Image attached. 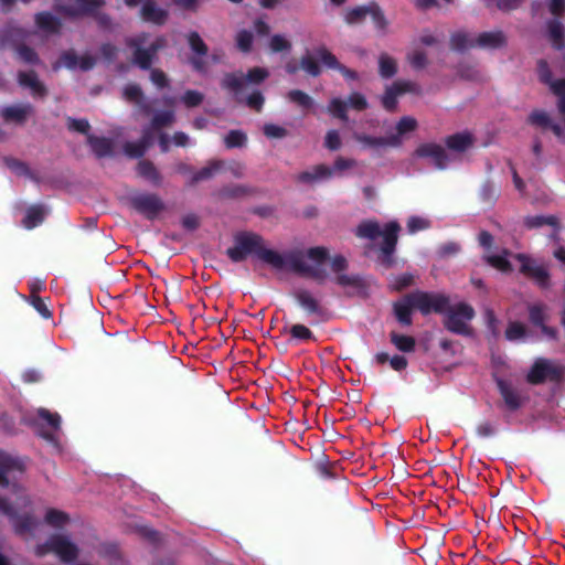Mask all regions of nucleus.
<instances>
[{
    "instance_id": "f257e3e1",
    "label": "nucleus",
    "mask_w": 565,
    "mask_h": 565,
    "mask_svg": "<svg viewBox=\"0 0 565 565\" xmlns=\"http://www.w3.org/2000/svg\"><path fill=\"white\" fill-rule=\"evenodd\" d=\"M226 255L233 263H242L249 255H254L277 270L284 269L286 263H288L294 273L309 277L319 284L324 282L329 276L326 269L308 265L303 260V253L301 250H289L281 255L274 249L265 247L263 236L254 232L236 233L234 235V245L226 249Z\"/></svg>"
},
{
    "instance_id": "f03ea898",
    "label": "nucleus",
    "mask_w": 565,
    "mask_h": 565,
    "mask_svg": "<svg viewBox=\"0 0 565 565\" xmlns=\"http://www.w3.org/2000/svg\"><path fill=\"white\" fill-rule=\"evenodd\" d=\"M401 225L397 221H391L381 228L380 223L375 220H364L355 228V236L359 238L374 241L382 237L379 244L377 263L385 269L395 266V252L398 243V233Z\"/></svg>"
},
{
    "instance_id": "7ed1b4c3",
    "label": "nucleus",
    "mask_w": 565,
    "mask_h": 565,
    "mask_svg": "<svg viewBox=\"0 0 565 565\" xmlns=\"http://www.w3.org/2000/svg\"><path fill=\"white\" fill-rule=\"evenodd\" d=\"M148 33L142 32L134 38L126 39V45L134 50L132 63L140 70L149 71L158 58V52L168 46V40L164 35L157 36L148 47H142L147 41Z\"/></svg>"
},
{
    "instance_id": "20e7f679",
    "label": "nucleus",
    "mask_w": 565,
    "mask_h": 565,
    "mask_svg": "<svg viewBox=\"0 0 565 565\" xmlns=\"http://www.w3.org/2000/svg\"><path fill=\"white\" fill-rule=\"evenodd\" d=\"M441 315H444L443 326L449 332L466 337L472 334L469 322L475 318L476 311L471 305L465 301L449 303Z\"/></svg>"
},
{
    "instance_id": "39448f33",
    "label": "nucleus",
    "mask_w": 565,
    "mask_h": 565,
    "mask_svg": "<svg viewBox=\"0 0 565 565\" xmlns=\"http://www.w3.org/2000/svg\"><path fill=\"white\" fill-rule=\"evenodd\" d=\"M565 375V367L554 364L552 361L539 358L531 366L526 381L532 385L543 384L545 381L558 383Z\"/></svg>"
},
{
    "instance_id": "423d86ee",
    "label": "nucleus",
    "mask_w": 565,
    "mask_h": 565,
    "mask_svg": "<svg viewBox=\"0 0 565 565\" xmlns=\"http://www.w3.org/2000/svg\"><path fill=\"white\" fill-rule=\"evenodd\" d=\"M412 298H414L415 310H418L423 316L441 315L447 309L450 299L446 294L424 290L412 291Z\"/></svg>"
},
{
    "instance_id": "0eeeda50",
    "label": "nucleus",
    "mask_w": 565,
    "mask_h": 565,
    "mask_svg": "<svg viewBox=\"0 0 565 565\" xmlns=\"http://www.w3.org/2000/svg\"><path fill=\"white\" fill-rule=\"evenodd\" d=\"M129 206L149 221L156 220L164 211V202L154 193H137L128 199Z\"/></svg>"
},
{
    "instance_id": "6e6552de",
    "label": "nucleus",
    "mask_w": 565,
    "mask_h": 565,
    "mask_svg": "<svg viewBox=\"0 0 565 565\" xmlns=\"http://www.w3.org/2000/svg\"><path fill=\"white\" fill-rule=\"evenodd\" d=\"M53 2L57 13L71 19L86 17L94 7L105 6V0H53Z\"/></svg>"
},
{
    "instance_id": "1a4fd4ad",
    "label": "nucleus",
    "mask_w": 565,
    "mask_h": 565,
    "mask_svg": "<svg viewBox=\"0 0 565 565\" xmlns=\"http://www.w3.org/2000/svg\"><path fill=\"white\" fill-rule=\"evenodd\" d=\"M515 258L520 262V273L532 279L541 289L551 287V275L544 265L524 254H518Z\"/></svg>"
},
{
    "instance_id": "9d476101",
    "label": "nucleus",
    "mask_w": 565,
    "mask_h": 565,
    "mask_svg": "<svg viewBox=\"0 0 565 565\" xmlns=\"http://www.w3.org/2000/svg\"><path fill=\"white\" fill-rule=\"evenodd\" d=\"M269 76V72L264 67H253L248 70L247 74L236 75L235 73H227L222 79V87L234 93H238L244 87L245 83L260 84Z\"/></svg>"
},
{
    "instance_id": "9b49d317",
    "label": "nucleus",
    "mask_w": 565,
    "mask_h": 565,
    "mask_svg": "<svg viewBox=\"0 0 565 565\" xmlns=\"http://www.w3.org/2000/svg\"><path fill=\"white\" fill-rule=\"evenodd\" d=\"M418 85L411 81H395L392 85L386 86L384 94L381 96V104L388 113L397 110L398 97L405 93H417Z\"/></svg>"
},
{
    "instance_id": "f8f14e48",
    "label": "nucleus",
    "mask_w": 565,
    "mask_h": 565,
    "mask_svg": "<svg viewBox=\"0 0 565 565\" xmlns=\"http://www.w3.org/2000/svg\"><path fill=\"white\" fill-rule=\"evenodd\" d=\"M291 296L299 305V307L307 313V316L316 317L320 321L328 320V310L310 290L299 288L294 290Z\"/></svg>"
},
{
    "instance_id": "ddd939ff",
    "label": "nucleus",
    "mask_w": 565,
    "mask_h": 565,
    "mask_svg": "<svg viewBox=\"0 0 565 565\" xmlns=\"http://www.w3.org/2000/svg\"><path fill=\"white\" fill-rule=\"evenodd\" d=\"M417 158L429 159L437 170H445L447 168L449 156L446 149L436 142L420 143L414 151Z\"/></svg>"
},
{
    "instance_id": "4468645a",
    "label": "nucleus",
    "mask_w": 565,
    "mask_h": 565,
    "mask_svg": "<svg viewBox=\"0 0 565 565\" xmlns=\"http://www.w3.org/2000/svg\"><path fill=\"white\" fill-rule=\"evenodd\" d=\"M51 550L64 563H72L78 556V547L66 536L61 534L51 535Z\"/></svg>"
},
{
    "instance_id": "2eb2a0df",
    "label": "nucleus",
    "mask_w": 565,
    "mask_h": 565,
    "mask_svg": "<svg viewBox=\"0 0 565 565\" xmlns=\"http://www.w3.org/2000/svg\"><path fill=\"white\" fill-rule=\"evenodd\" d=\"M349 267L348 260L342 255H335L331 259V270L337 274L334 280L339 286L342 287H361L362 281L358 275L343 274Z\"/></svg>"
},
{
    "instance_id": "dca6fc26",
    "label": "nucleus",
    "mask_w": 565,
    "mask_h": 565,
    "mask_svg": "<svg viewBox=\"0 0 565 565\" xmlns=\"http://www.w3.org/2000/svg\"><path fill=\"white\" fill-rule=\"evenodd\" d=\"M316 54L320 58L322 64H324L329 68L339 71L345 79H348V81H358L359 79L358 72L341 64L338 61L337 56L333 53H331L327 47L320 46V47L316 49Z\"/></svg>"
},
{
    "instance_id": "f3484780",
    "label": "nucleus",
    "mask_w": 565,
    "mask_h": 565,
    "mask_svg": "<svg viewBox=\"0 0 565 565\" xmlns=\"http://www.w3.org/2000/svg\"><path fill=\"white\" fill-rule=\"evenodd\" d=\"M139 15L142 19V21L156 25L166 24L169 18L168 11L162 8H159L157 6L156 0H145L140 8Z\"/></svg>"
},
{
    "instance_id": "a211bd4d",
    "label": "nucleus",
    "mask_w": 565,
    "mask_h": 565,
    "mask_svg": "<svg viewBox=\"0 0 565 565\" xmlns=\"http://www.w3.org/2000/svg\"><path fill=\"white\" fill-rule=\"evenodd\" d=\"M414 309L415 302L414 298H412V292L406 294L402 299L393 303V313L398 323L403 327L412 326V313Z\"/></svg>"
},
{
    "instance_id": "6ab92c4d",
    "label": "nucleus",
    "mask_w": 565,
    "mask_h": 565,
    "mask_svg": "<svg viewBox=\"0 0 565 565\" xmlns=\"http://www.w3.org/2000/svg\"><path fill=\"white\" fill-rule=\"evenodd\" d=\"M122 98L126 102L136 105L142 114L149 115L151 113V106L147 102L143 90L139 84H127L122 88Z\"/></svg>"
},
{
    "instance_id": "aec40b11",
    "label": "nucleus",
    "mask_w": 565,
    "mask_h": 565,
    "mask_svg": "<svg viewBox=\"0 0 565 565\" xmlns=\"http://www.w3.org/2000/svg\"><path fill=\"white\" fill-rule=\"evenodd\" d=\"M18 84L23 88H30L32 96L44 98L49 90L46 86L39 79L35 71H20L18 73Z\"/></svg>"
},
{
    "instance_id": "412c9836",
    "label": "nucleus",
    "mask_w": 565,
    "mask_h": 565,
    "mask_svg": "<svg viewBox=\"0 0 565 565\" xmlns=\"http://www.w3.org/2000/svg\"><path fill=\"white\" fill-rule=\"evenodd\" d=\"M24 470L23 462L8 454L0 452V487H9V475L12 471L22 472Z\"/></svg>"
},
{
    "instance_id": "4be33fe9",
    "label": "nucleus",
    "mask_w": 565,
    "mask_h": 565,
    "mask_svg": "<svg viewBox=\"0 0 565 565\" xmlns=\"http://www.w3.org/2000/svg\"><path fill=\"white\" fill-rule=\"evenodd\" d=\"M34 110L33 106L29 103L21 105L7 106L1 109L0 115L7 122H15L23 125L26 118Z\"/></svg>"
},
{
    "instance_id": "5701e85b",
    "label": "nucleus",
    "mask_w": 565,
    "mask_h": 565,
    "mask_svg": "<svg viewBox=\"0 0 565 565\" xmlns=\"http://www.w3.org/2000/svg\"><path fill=\"white\" fill-rule=\"evenodd\" d=\"M507 45L505 34L498 30L491 32H482L476 39V46L481 49H501Z\"/></svg>"
},
{
    "instance_id": "b1692460",
    "label": "nucleus",
    "mask_w": 565,
    "mask_h": 565,
    "mask_svg": "<svg viewBox=\"0 0 565 565\" xmlns=\"http://www.w3.org/2000/svg\"><path fill=\"white\" fill-rule=\"evenodd\" d=\"M498 390L509 411H518L522 406V398L516 390L502 379L497 380Z\"/></svg>"
},
{
    "instance_id": "393cba45",
    "label": "nucleus",
    "mask_w": 565,
    "mask_h": 565,
    "mask_svg": "<svg viewBox=\"0 0 565 565\" xmlns=\"http://www.w3.org/2000/svg\"><path fill=\"white\" fill-rule=\"evenodd\" d=\"M87 143L97 158L113 157L115 143L110 138L87 136Z\"/></svg>"
},
{
    "instance_id": "a878e982",
    "label": "nucleus",
    "mask_w": 565,
    "mask_h": 565,
    "mask_svg": "<svg viewBox=\"0 0 565 565\" xmlns=\"http://www.w3.org/2000/svg\"><path fill=\"white\" fill-rule=\"evenodd\" d=\"M473 136L469 131L457 132L446 137V147L456 152H465L473 145Z\"/></svg>"
},
{
    "instance_id": "bb28decb",
    "label": "nucleus",
    "mask_w": 565,
    "mask_h": 565,
    "mask_svg": "<svg viewBox=\"0 0 565 565\" xmlns=\"http://www.w3.org/2000/svg\"><path fill=\"white\" fill-rule=\"evenodd\" d=\"M34 21L40 30L51 34L60 33L62 28L61 20L49 11L38 12L34 15Z\"/></svg>"
},
{
    "instance_id": "cd10ccee",
    "label": "nucleus",
    "mask_w": 565,
    "mask_h": 565,
    "mask_svg": "<svg viewBox=\"0 0 565 565\" xmlns=\"http://www.w3.org/2000/svg\"><path fill=\"white\" fill-rule=\"evenodd\" d=\"M281 333H289V343L298 344L300 342L315 341L313 332L301 323L292 324L290 328L284 327Z\"/></svg>"
},
{
    "instance_id": "c85d7f7f",
    "label": "nucleus",
    "mask_w": 565,
    "mask_h": 565,
    "mask_svg": "<svg viewBox=\"0 0 565 565\" xmlns=\"http://www.w3.org/2000/svg\"><path fill=\"white\" fill-rule=\"evenodd\" d=\"M333 174V169L326 164H317L311 171H302L298 174L297 180L301 183H313L320 180L329 179Z\"/></svg>"
},
{
    "instance_id": "c756f323",
    "label": "nucleus",
    "mask_w": 565,
    "mask_h": 565,
    "mask_svg": "<svg viewBox=\"0 0 565 565\" xmlns=\"http://www.w3.org/2000/svg\"><path fill=\"white\" fill-rule=\"evenodd\" d=\"M355 139L363 143L366 147L370 148H380V147H396L401 143L397 136H391V137H373L370 135L361 134L356 135Z\"/></svg>"
},
{
    "instance_id": "7c9ffc66",
    "label": "nucleus",
    "mask_w": 565,
    "mask_h": 565,
    "mask_svg": "<svg viewBox=\"0 0 565 565\" xmlns=\"http://www.w3.org/2000/svg\"><path fill=\"white\" fill-rule=\"evenodd\" d=\"M138 174L150 181L153 185L159 186L162 182V175L150 160H140L137 164Z\"/></svg>"
},
{
    "instance_id": "2f4dec72",
    "label": "nucleus",
    "mask_w": 565,
    "mask_h": 565,
    "mask_svg": "<svg viewBox=\"0 0 565 565\" xmlns=\"http://www.w3.org/2000/svg\"><path fill=\"white\" fill-rule=\"evenodd\" d=\"M45 217V209L41 204L31 205L26 212L25 216L22 220V225L26 230H32L39 225H41Z\"/></svg>"
},
{
    "instance_id": "473e14b6",
    "label": "nucleus",
    "mask_w": 565,
    "mask_h": 565,
    "mask_svg": "<svg viewBox=\"0 0 565 565\" xmlns=\"http://www.w3.org/2000/svg\"><path fill=\"white\" fill-rule=\"evenodd\" d=\"M12 525L14 527V532L18 535H24L31 533L38 525V521L31 514L19 515L17 513L15 518L11 520Z\"/></svg>"
},
{
    "instance_id": "72a5a7b5",
    "label": "nucleus",
    "mask_w": 565,
    "mask_h": 565,
    "mask_svg": "<svg viewBox=\"0 0 565 565\" xmlns=\"http://www.w3.org/2000/svg\"><path fill=\"white\" fill-rule=\"evenodd\" d=\"M548 36L552 45L556 50H563L565 46L564 42V29L559 20L553 19L547 22Z\"/></svg>"
},
{
    "instance_id": "f704fd0d",
    "label": "nucleus",
    "mask_w": 565,
    "mask_h": 565,
    "mask_svg": "<svg viewBox=\"0 0 565 565\" xmlns=\"http://www.w3.org/2000/svg\"><path fill=\"white\" fill-rule=\"evenodd\" d=\"M397 63L396 60L387 53H381L379 56V74L382 78L388 79L396 75Z\"/></svg>"
},
{
    "instance_id": "c9c22d12",
    "label": "nucleus",
    "mask_w": 565,
    "mask_h": 565,
    "mask_svg": "<svg viewBox=\"0 0 565 565\" xmlns=\"http://www.w3.org/2000/svg\"><path fill=\"white\" fill-rule=\"evenodd\" d=\"M391 343L401 352L409 353L415 350L416 340L412 335L399 334L395 331L390 333Z\"/></svg>"
},
{
    "instance_id": "e433bc0d",
    "label": "nucleus",
    "mask_w": 565,
    "mask_h": 565,
    "mask_svg": "<svg viewBox=\"0 0 565 565\" xmlns=\"http://www.w3.org/2000/svg\"><path fill=\"white\" fill-rule=\"evenodd\" d=\"M527 312H529V320L534 327L541 328L548 320V315L546 312V306L543 303L529 305Z\"/></svg>"
},
{
    "instance_id": "4c0bfd02",
    "label": "nucleus",
    "mask_w": 565,
    "mask_h": 565,
    "mask_svg": "<svg viewBox=\"0 0 565 565\" xmlns=\"http://www.w3.org/2000/svg\"><path fill=\"white\" fill-rule=\"evenodd\" d=\"M524 225L532 230V228H539L544 225H550L553 227L558 228L559 223L558 218L554 215H533V216H526L524 218Z\"/></svg>"
},
{
    "instance_id": "58836bf2",
    "label": "nucleus",
    "mask_w": 565,
    "mask_h": 565,
    "mask_svg": "<svg viewBox=\"0 0 565 565\" xmlns=\"http://www.w3.org/2000/svg\"><path fill=\"white\" fill-rule=\"evenodd\" d=\"M450 49L457 52H463L468 47L476 46V40L472 41L469 39L468 33L458 31L450 35Z\"/></svg>"
},
{
    "instance_id": "ea45409f",
    "label": "nucleus",
    "mask_w": 565,
    "mask_h": 565,
    "mask_svg": "<svg viewBox=\"0 0 565 565\" xmlns=\"http://www.w3.org/2000/svg\"><path fill=\"white\" fill-rule=\"evenodd\" d=\"M370 13V3L348 9L344 14L347 24L354 25L362 23Z\"/></svg>"
},
{
    "instance_id": "a19ab883",
    "label": "nucleus",
    "mask_w": 565,
    "mask_h": 565,
    "mask_svg": "<svg viewBox=\"0 0 565 565\" xmlns=\"http://www.w3.org/2000/svg\"><path fill=\"white\" fill-rule=\"evenodd\" d=\"M18 57L25 64L39 65L41 63L39 54L35 50L26 44H19L14 46Z\"/></svg>"
},
{
    "instance_id": "79ce46f5",
    "label": "nucleus",
    "mask_w": 565,
    "mask_h": 565,
    "mask_svg": "<svg viewBox=\"0 0 565 565\" xmlns=\"http://www.w3.org/2000/svg\"><path fill=\"white\" fill-rule=\"evenodd\" d=\"M223 166L222 161H211L206 167L196 171L190 181L191 185L199 183L200 181L207 180L213 177V174L218 171Z\"/></svg>"
},
{
    "instance_id": "37998d69",
    "label": "nucleus",
    "mask_w": 565,
    "mask_h": 565,
    "mask_svg": "<svg viewBox=\"0 0 565 565\" xmlns=\"http://www.w3.org/2000/svg\"><path fill=\"white\" fill-rule=\"evenodd\" d=\"M287 98L290 103L296 104L300 108L308 110L313 107L315 102L311 96L300 89H291L287 94Z\"/></svg>"
},
{
    "instance_id": "c03bdc74",
    "label": "nucleus",
    "mask_w": 565,
    "mask_h": 565,
    "mask_svg": "<svg viewBox=\"0 0 565 565\" xmlns=\"http://www.w3.org/2000/svg\"><path fill=\"white\" fill-rule=\"evenodd\" d=\"M45 522L56 529L63 527L70 521V516L66 512L50 508L47 509L44 518Z\"/></svg>"
},
{
    "instance_id": "a18cd8bd",
    "label": "nucleus",
    "mask_w": 565,
    "mask_h": 565,
    "mask_svg": "<svg viewBox=\"0 0 565 565\" xmlns=\"http://www.w3.org/2000/svg\"><path fill=\"white\" fill-rule=\"evenodd\" d=\"M247 143V136L243 130L233 129L224 137V145L227 149L243 148Z\"/></svg>"
},
{
    "instance_id": "49530a36",
    "label": "nucleus",
    "mask_w": 565,
    "mask_h": 565,
    "mask_svg": "<svg viewBox=\"0 0 565 565\" xmlns=\"http://www.w3.org/2000/svg\"><path fill=\"white\" fill-rule=\"evenodd\" d=\"M328 111L341 121H348V104L341 98H332L328 105Z\"/></svg>"
},
{
    "instance_id": "de8ad7c7",
    "label": "nucleus",
    "mask_w": 565,
    "mask_h": 565,
    "mask_svg": "<svg viewBox=\"0 0 565 565\" xmlns=\"http://www.w3.org/2000/svg\"><path fill=\"white\" fill-rule=\"evenodd\" d=\"M175 116L173 110H162L157 114L151 119V129L160 130L161 128L169 127L174 122Z\"/></svg>"
},
{
    "instance_id": "09e8293b",
    "label": "nucleus",
    "mask_w": 565,
    "mask_h": 565,
    "mask_svg": "<svg viewBox=\"0 0 565 565\" xmlns=\"http://www.w3.org/2000/svg\"><path fill=\"white\" fill-rule=\"evenodd\" d=\"M527 334L526 327L519 321H511L509 322L507 329H505V339L508 341H519L523 340Z\"/></svg>"
},
{
    "instance_id": "8fccbe9b",
    "label": "nucleus",
    "mask_w": 565,
    "mask_h": 565,
    "mask_svg": "<svg viewBox=\"0 0 565 565\" xmlns=\"http://www.w3.org/2000/svg\"><path fill=\"white\" fill-rule=\"evenodd\" d=\"M4 163L17 175L33 178V174L25 162L12 157H7L4 158Z\"/></svg>"
},
{
    "instance_id": "3c124183",
    "label": "nucleus",
    "mask_w": 565,
    "mask_h": 565,
    "mask_svg": "<svg viewBox=\"0 0 565 565\" xmlns=\"http://www.w3.org/2000/svg\"><path fill=\"white\" fill-rule=\"evenodd\" d=\"M300 68L312 77H318L321 74V67L318 61L310 54L301 56Z\"/></svg>"
},
{
    "instance_id": "603ef678",
    "label": "nucleus",
    "mask_w": 565,
    "mask_h": 565,
    "mask_svg": "<svg viewBox=\"0 0 565 565\" xmlns=\"http://www.w3.org/2000/svg\"><path fill=\"white\" fill-rule=\"evenodd\" d=\"M236 46L242 53H249L253 47L254 36L248 30H239L236 34Z\"/></svg>"
},
{
    "instance_id": "864d4df0",
    "label": "nucleus",
    "mask_w": 565,
    "mask_h": 565,
    "mask_svg": "<svg viewBox=\"0 0 565 565\" xmlns=\"http://www.w3.org/2000/svg\"><path fill=\"white\" fill-rule=\"evenodd\" d=\"M188 43L190 49L198 55L204 56L209 52V47L205 42L202 40L200 34L195 31H192L188 35Z\"/></svg>"
},
{
    "instance_id": "5fc2aeb1",
    "label": "nucleus",
    "mask_w": 565,
    "mask_h": 565,
    "mask_svg": "<svg viewBox=\"0 0 565 565\" xmlns=\"http://www.w3.org/2000/svg\"><path fill=\"white\" fill-rule=\"evenodd\" d=\"M100 8L94 7L92 12H87L86 17H92L100 29L109 30L113 26V19L108 13L100 11Z\"/></svg>"
},
{
    "instance_id": "6e6d98bb",
    "label": "nucleus",
    "mask_w": 565,
    "mask_h": 565,
    "mask_svg": "<svg viewBox=\"0 0 565 565\" xmlns=\"http://www.w3.org/2000/svg\"><path fill=\"white\" fill-rule=\"evenodd\" d=\"M372 21L377 30L384 31L387 26V20L384 12L376 2L370 3V13Z\"/></svg>"
},
{
    "instance_id": "4d7b16f0",
    "label": "nucleus",
    "mask_w": 565,
    "mask_h": 565,
    "mask_svg": "<svg viewBox=\"0 0 565 565\" xmlns=\"http://www.w3.org/2000/svg\"><path fill=\"white\" fill-rule=\"evenodd\" d=\"M552 93L557 97V109L565 116V78H559L552 84Z\"/></svg>"
},
{
    "instance_id": "13d9d810",
    "label": "nucleus",
    "mask_w": 565,
    "mask_h": 565,
    "mask_svg": "<svg viewBox=\"0 0 565 565\" xmlns=\"http://www.w3.org/2000/svg\"><path fill=\"white\" fill-rule=\"evenodd\" d=\"M146 151H147V142L146 141H136V142L127 141L124 145V152L129 158H135V159L141 158V157H143Z\"/></svg>"
},
{
    "instance_id": "bf43d9fd",
    "label": "nucleus",
    "mask_w": 565,
    "mask_h": 565,
    "mask_svg": "<svg viewBox=\"0 0 565 565\" xmlns=\"http://www.w3.org/2000/svg\"><path fill=\"white\" fill-rule=\"evenodd\" d=\"M269 49L273 53L288 52L291 50V43L281 34H274L269 41Z\"/></svg>"
},
{
    "instance_id": "052dcab7",
    "label": "nucleus",
    "mask_w": 565,
    "mask_h": 565,
    "mask_svg": "<svg viewBox=\"0 0 565 565\" xmlns=\"http://www.w3.org/2000/svg\"><path fill=\"white\" fill-rule=\"evenodd\" d=\"M204 100V95L194 89H188L181 97V102L188 108H194L200 106Z\"/></svg>"
},
{
    "instance_id": "680f3d73",
    "label": "nucleus",
    "mask_w": 565,
    "mask_h": 565,
    "mask_svg": "<svg viewBox=\"0 0 565 565\" xmlns=\"http://www.w3.org/2000/svg\"><path fill=\"white\" fill-rule=\"evenodd\" d=\"M345 102L348 104V108L350 107L358 111H363L369 107L367 99L359 92L351 93Z\"/></svg>"
},
{
    "instance_id": "e2e57ef3",
    "label": "nucleus",
    "mask_w": 565,
    "mask_h": 565,
    "mask_svg": "<svg viewBox=\"0 0 565 565\" xmlns=\"http://www.w3.org/2000/svg\"><path fill=\"white\" fill-rule=\"evenodd\" d=\"M486 260L489 265L503 273H509L512 270L511 263L508 260L507 257L502 255H490L486 257Z\"/></svg>"
},
{
    "instance_id": "0e129e2a",
    "label": "nucleus",
    "mask_w": 565,
    "mask_h": 565,
    "mask_svg": "<svg viewBox=\"0 0 565 565\" xmlns=\"http://www.w3.org/2000/svg\"><path fill=\"white\" fill-rule=\"evenodd\" d=\"M417 128V120L413 117H402L396 124L397 137L414 131Z\"/></svg>"
},
{
    "instance_id": "69168bd1",
    "label": "nucleus",
    "mask_w": 565,
    "mask_h": 565,
    "mask_svg": "<svg viewBox=\"0 0 565 565\" xmlns=\"http://www.w3.org/2000/svg\"><path fill=\"white\" fill-rule=\"evenodd\" d=\"M306 255L318 265L329 259V250L323 246L310 247L307 249Z\"/></svg>"
},
{
    "instance_id": "338daca9",
    "label": "nucleus",
    "mask_w": 565,
    "mask_h": 565,
    "mask_svg": "<svg viewBox=\"0 0 565 565\" xmlns=\"http://www.w3.org/2000/svg\"><path fill=\"white\" fill-rule=\"evenodd\" d=\"M38 415L41 419L45 420L54 430L60 429L61 416L57 413H52L46 408H39Z\"/></svg>"
},
{
    "instance_id": "774afa93",
    "label": "nucleus",
    "mask_w": 565,
    "mask_h": 565,
    "mask_svg": "<svg viewBox=\"0 0 565 565\" xmlns=\"http://www.w3.org/2000/svg\"><path fill=\"white\" fill-rule=\"evenodd\" d=\"M529 122L534 126H539L542 128H547L552 120L547 113L544 110H534L529 116Z\"/></svg>"
}]
</instances>
